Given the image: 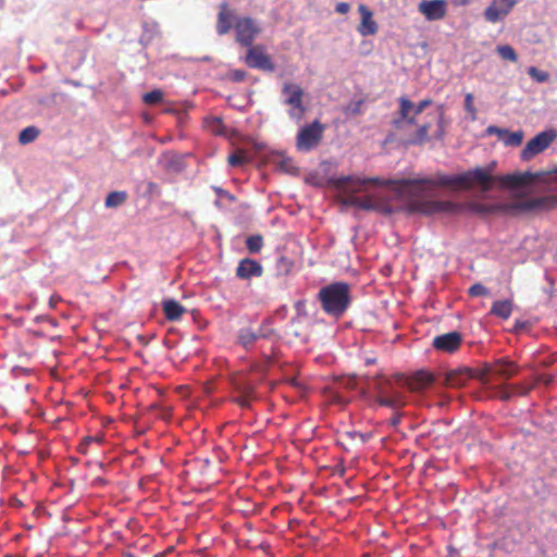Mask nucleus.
Masks as SVG:
<instances>
[{
	"instance_id": "1",
	"label": "nucleus",
	"mask_w": 557,
	"mask_h": 557,
	"mask_svg": "<svg viewBox=\"0 0 557 557\" xmlns=\"http://www.w3.org/2000/svg\"><path fill=\"white\" fill-rule=\"evenodd\" d=\"M414 178L401 180H382L380 177H360L356 175H347L339 177H330L327 185L338 193L345 195L343 202L348 206H354L363 210L375 209V202L371 197H356L355 194L363 191L368 184L377 186H393L399 191H408L412 194H420L419 185L413 182Z\"/></svg>"
},
{
	"instance_id": "2",
	"label": "nucleus",
	"mask_w": 557,
	"mask_h": 557,
	"mask_svg": "<svg viewBox=\"0 0 557 557\" xmlns=\"http://www.w3.org/2000/svg\"><path fill=\"white\" fill-rule=\"evenodd\" d=\"M494 164L487 168H475L457 175L437 174L436 177H417L420 193L429 191L437 186L470 189L479 186L483 193L492 189L494 183H499V176L492 174Z\"/></svg>"
},
{
	"instance_id": "3",
	"label": "nucleus",
	"mask_w": 557,
	"mask_h": 557,
	"mask_svg": "<svg viewBox=\"0 0 557 557\" xmlns=\"http://www.w3.org/2000/svg\"><path fill=\"white\" fill-rule=\"evenodd\" d=\"M317 297L323 311L338 319L344 315L351 302L350 286L346 282H334L322 287Z\"/></svg>"
},
{
	"instance_id": "4",
	"label": "nucleus",
	"mask_w": 557,
	"mask_h": 557,
	"mask_svg": "<svg viewBox=\"0 0 557 557\" xmlns=\"http://www.w3.org/2000/svg\"><path fill=\"white\" fill-rule=\"evenodd\" d=\"M399 116L393 121V125L398 131H406L409 126L416 125L414 116L422 113L425 108L432 104L431 99H424L418 104H413L406 97L399 98Z\"/></svg>"
},
{
	"instance_id": "5",
	"label": "nucleus",
	"mask_w": 557,
	"mask_h": 557,
	"mask_svg": "<svg viewBox=\"0 0 557 557\" xmlns=\"http://www.w3.org/2000/svg\"><path fill=\"white\" fill-rule=\"evenodd\" d=\"M374 389L376 392L375 400L380 406L398 409L406 405L405 396L394 388L393 382L389 379L376 377Z\"/></svg>"
},
{
	"instance_id": "6",
	"label": "nucleus",
	"mask_w": 557,
	"mask_h": 557,
	"mask_svg": "<svg viewBox=\"0 0 557 557\" xmlns=\"http://www.w3.org/2000/svg\"><path fill=\"white\" fill-rule=\"evenodd\" d=\"M325 131L319 120H314L312 123L302 126L296 136V149L300 152H309L317 148L322 139Z\"/></svg>"
},
{
	"instance_id": "7",
	"label": "nucleus",
	"mask_w": 557,
	"mask_h": 557,
	"mask_svg": "<svg viewBox=\"0 0 557 557\" xmlns=\"http://www.w3.org/2000/svg\"><path fill=\"white\" fill-rule=\"evenodd\" d=\"M282 94L284 103L289 107L288 116L299 123L307 110L304 104V89L298 84L285 83L282 87Z\"/></svg>"
},
{
	"instance_id": "8",
	"label": "nucleus",
	"mask_w": 557,
	"mask_h": 557,
	"mask_svg": "<svg viewBox=\"0 0 557 557\" xmlns=\"http://www.w3.org/2000/svg\"><path fill=\"white\" fill-rule=\"evenodd\" d=\"M234 30L236 42L244 47H250L261 34L262 28L256 20L249 16H242L236 18Z\"/></svg>"
},
{
	"instance_id": "9",
	"label": "nucleus",
	"mask_w": 557,
	"mask_h": 557,
	"mask_svg": "<svg viewBox=\"0 0 557 557\" xmlns=\"http://www.w3.org/2000/svg\"><path fill=\"white\" fill-rule=\"evenodd\" d=\"M518 372V367L515 362L508 359H498L493 363H486L483 369L476 374L478 379L487 384L488 376H495L503 380H509Z\"/></svg>"
},
{
	"instance_id": "10",
	"label": "nucleus",
	"mask_w": 557,
	"mask_h": 557,
	"mask_svg": "<svg viewBox=\"0 0 557 557\" xmlns=\"http://www.w3.org/2000/svg\"><path fill=\"white\" fill-rule=\"evenodd\" d=\"M247 48L244 61L248 67L258 69L264 72H273L275 70V64L267 53L263 45H251Z\"/></svg>"
},
{
	"instance_id": "11",
	"label": "nucleus",
	"mask_w": 557,
	"mask_h": 557,
	"mask_svg": "<svg viewBox=\"0 0 557 557\" xmlns=\"http://www.w3.org/2000/svg\"><path fill=\"white\" fill-rule=\"evenodd\" d=\"M556 137L557 134L555 131H545L539 133L535 137L529 140L525 147L522 149V160L529 161L536 154L547 149Z\"/></svg>"
},
{
	"instance_id": "12",
	"label": "nucleus",
	"mask_w": 557,
	"mask_h": 557,
	"mask_svg": "<svg viewBox=\"0 0 557 557\" xmlns=\"http://www.w3.org/2000/svg\"><path fill=\"white\" fill-rule=\"evenodd\" d=\"M410 207L412 211L423 214H433L437 212L455 213L461 208L460 205L449 200L413 201Z\"/></svg>"
},
{
	"instance_id": "13",
	"label": "nucleus",
	"mask_w": 557,
	"mask_h": 557,
	"mask_svg": "<svg viewBox=\"0 0 557 557\" xmlns=\"http://www.w3.org/2000/svg\"><path fill=\"white\" fill-rule=\"evenodd\" d=\"M448 3L446 0H421L418 11L429 22L441 21L447 14Z\"/></svg>"
},
{
	"instance_id": "14",
	"label": "nucleus",
	"mask_w": 557,
	"mask_h": 557,
	"mask_svg": "<svg viewBox=\"0 0 557 557\" xmlns=\"http://www.w3.org/2000/svg\"><path fill=\"white\" fill-rule=\"evenodd\" d=\"M521 0H493L485 9L484 17L490 23H497L507 16Z\"/></svg>"
},
{
	"instance_id": "15",
	"label": "nucleus",
	"mask_w": 557,
	"mask_h": 557,
	"mask_svg": "<svg viewBox=\"0 0 557 557\" xmlns=\"http://www.w3.org/2000/svg\"><path fill=\"white\" fill-rule=\"evenodd\" d=\"M462 343V335L453 331L449 333H445L433 338L432 346L442 352L454 354L459 349Z\"/></svg>"
},
{
	"instance_id": "16",
	"label": "nucleus",
	"mask_w": 557,
	"mask_h": 557,
	"mask_svg": "<svg viewBox=\"0 0 557 557\" xmlns=\"http://www.w3.org/2000/svg\"><path fill=\"white\" fill-rule=\"evenodd\" d=\"M233 388L237 396L233 397L232 400L242 408H249L251 401L256 399L255 386L248 382L235 379L233 381Z\"/></svg>"
},
{
	"instance_id": "17",
	"label": "nucleus",
	"mask_w": 557,
	"mask_h": 557,
	"mask_svg": "<svg viewBox=\"0 0 557 557\" xmlns=\"http://www.w3.org/2000/svg\"><path fill=\"white\" fill-rule=\"evenodd\" d=\"M475 373L470 368H458L445 374L443 384L447 387H462L467 382L474 377Z\"/></svg>"
},
{
	"instance_id": "18",
	"label": "nucleus",
	"mask_w": 557,
	"mask_h": 557,
	"mask_svg": "<svg viewBox=\"0 0 557 557\" xmlns=\"http://www.w3.org/2000/svg\"><path fill=\"white\" fill-rule=\"evenodd\" d=\"M262 274L263 268L261 263L250 258L242 259L236 268V276L240 280L260 277Z\"/></svg>"
},
{
	"instance_id": "19",
	"label": "nucleus",
	"mask_w": 557,
	"mask_h": 557,
	"mask_svg": "<svg viewBox=\"0 0 557 557\" xmlns=\"http://www.w3.org/2000/svg\"><path fill=\"white\" fill-rule=\"evenodd\" d=\"M434 382V375L428 371L420 370L413 375L405 379V386L411 392H422Z\"/></svg>"
},
{
	"instance_id": "20",
	"label": "nucleus",
	"mask_w": 557,
	"mask_h": 557,
	"mask_svg": "<svg viewBox=\"0 0 557 557\" xmlns=\"http://www.w3.org/2000/svg\"><path fill=\"white\" fill-rule=\"evenodd\" d=\"M358 11L361 15V22L357 28L358 33L363 37L375 35L379 27L373 20L372 11L364 4H359Z\"/></svg>"
},
{
	"instance_id": "21",
	"label": "nucleus",
	"mask_w": 557,
	"mask_h": 557,
	"mask_svg": "<svg viewBox=\"0 0 557 557\" xmlns=\"http://www.w3.org/2000/svg\"><path fill=\"white\" fill-rule=\"evenodd\" d=\"M233 11L230 9L226 1L219 5V13L216 16V33L220 36L227 34L233 27Z\"/></svg>"
},
{
	"instance_id": "22",
	"label": "nucleus",
	"mask_w": 557,
	"mask_h": 557,
	"mask_svg": "<svg viewBox=\"0 0 557 557\" xmlns=\"http://www.w3.org/2000/svg\"><path fill=\"white\" fill-rule=\"evenodd\" d=\"M537 174L530 172L499 176V184L505 187L518 188L534 182Z\"/></svg>"
},
{
	"instance_id": "23",
	"label": "nucleus",
	"mask_w": 557,
	"mask_h": 557,
	"mask_svg": "<svg viewBox=\"0 0 557 557\" xmlns=\"http://www.w3.org/2000/svg\"><path fill=\"white\" fill-rule=\"evenodd\" d=\"M488 134H496L506 146L518 147L522 144L523 132H509L508 129L498 128L497 126H488Z\"/></svg>"
},
{
	"instance_id": "24",
	"label": "nucleus",
	"mask_w": 557,
	"mask_h": 557,
	"mask_svg": "<svg viewBox=\"0 0 557 557\" xmlns=\"http://www.w3.org/2000/svg\"><path fill=\"white\" fill-rule=\"evenodd\" d=\"M162 310L169 321H178L186 312V309L175 299H164Z\"/></svg>"
},
{
	"instance_id": "25",
	"label": "nucleus",
	"mask_w": 557,
	"mask_h": 557,
	"mask_svg": "<svg viewBox=\"0 0 557 557\" xmlns=\"http://www.w3.org/2000/svg\"><path fill=\"white\" fill-rule=\"evenodd\" d=\"M430 127H431L430 123L420 125L413 134L409 135L405 139V143L407 145H411V146H419V145L425 144L430 138L429 137Z\"/></svg>"
},
{
	"instance_id": "26",
	"label": "nucleus",
	"mask_w": 557,
	"mask_h": 557,
	"mask_svg": "<svg viewBox=\"0 0 557 557\" xmlns=\"http://www.w3.org/2000/svg\"><path fill=\"white\" fill-rule=\"evenodd\" d=\"M491 314L498 317L503 320H507L512 312V301L511 300H496L493 302L491 308Z\"/></svg>"
},
{
	"instance_id": "27",
	"label": "nucleus",
	"mask_w": 557,
	"mask_h": 557,
	"mask_svg": "<svg viewBox=\"0 0 557 557\" xmlns=\"http://www.w3.org/2000/svg\"><path fill=\"white\" fill-rule=\"evenodd\" d=\"M267 334L263 332H253L250 329H242L238 333V342L245 348L251 347L256 341L260 337H265Z\"/></svg>"
},
{
	"instance_id": "28",
	"label": "nucleus",
	"mask_w": 557,
	"mask_h": 557,
	"mask_svg": "<svg viewBox=\"0 0 557 557\" xmlns=\"http://www.w3.org/2000/svg\"><path fill=\"white\" fill-rule=\"evenodd\" d=\"M206 128L214 135H223L225 133V125L222 119L212 116L205 120Z\"/></svg>"
},
{
	"instance_id": "29",
	"label": "nucleus",
	"mask_w": 557,
	"mask_h": 557,
	"mask_svg": "<svg viewBox=\"0 0 557 557\" xmlns=\"http://www.w3.org/2000/svg\"><path fill=\"white\" fill-rule=\"evenodd\" d=\"M40 131L36 126H27L21 131L18 135V141L22 145H27L33 143L39 136Z\"/></svg>"
},
{
	"instance_id": "30",
	"label": "nucleus",
	"mask_w": 557,
	"mask_h": 557,
	"mask_svg": "<svg viewBox=\"0 0 557 557\" xmlns=\"http://www.w3.org/2000/svg\"><path fill=\"white\" fill-rule=\"evenodd\" d=\"M127 195L125 191H111L106 198V207L116 208L125 202Z\"/></svg>"
},
{
	"instance_id": "31",
	"label": "nucleus",
	"mask_w": 557,
	"mask_h": 557,
	"mask_svg": "<svg viewBox=\"0 0 557 557\" xmlns=\"http://www.w3.org/2000/svg\"><path fill=\"white\" fill-rule=\"evenodd\" d=\"M263 247V237L261 235H251L246 239V248L250 253H258Z\"/></svg>"
},
{
	"instance_id": "32",
	"label": "nucleus",
	"mask_w": 557,
	"mask_h": 557,
	"mask_svg": "<svg viewBox=\"0 0 557 557\" xmlns=\"http://www.w3.org/2000/svg\"><path fill=\"white\" fill-rule=\"evenodd\" d=\"M293 267L294 262L286 256H280L276 260L275 269L281 275H287Z\"/></svg>"
},
{
	"instance_id": "33",
	"label": "nucleus",
	"mask_w": 557,
	"mask_h": 557,
	"mask_svg": "<svg viewBox=\"0 0 557 557\" xmlns=\"http://www.w3.org/2000/svg\"><path fill=\"white\" fill-rule=\"evenodd\" d=\"M496 50L502 59L510 61V62H517L518 55L511 46H509V45L498 46L496 48Z\"/></svg>"
},
{
	"instance_id": "34",
	"label": "nucleus",
	"mask_w": 557,
	"mask_h": 557,
	"mask_svg": "<svg viewBox=\"0 0 557 557\" xmlns=\"http://www.w3.org/2000/svg\"><path fill=\"white\" fill-rule=\"evenodd\" d=\"M469 208L480 214H490L496 212L499 207L497 205H486L473 202L469 205Z\"/></svg>"
},
{
	"instance_id": "35",
	"label": "nucleus",
	"mask_w": 557,
	"mask_h": 557,
	"mask_svg": "<svg viewBox=\"0 0 557 557\" xmlns=\"http://www.w3.org/2000/svg\"><path fill=\"white\" fill-rule=\"evenodd\" d=\"M163 99V91L161 89H153L149 92H146L143 97V100L148 106H153L160 103Z\"/></svg>"
},
{
	"instance_id": "36",
	"label": "nucleus",
	"mask_w": 557,
	"mask_h": 557,
	"mask_svg": "<svg viewBox=\"0 0 557 557\" xmlns=\"http://www.w3.org/2000/svg\"><path fill=\"white\" fill-rule=\"evenodd\" d=\"M528 74L539 83H545L549 79V74L547 72L539 70L535 66H530L528 69Z\"/></svg>"
},
{
	"instance_id": "37",
	"label": "nucleus",
	"mask_w": 557,
	"mask_h": 557,
	"mask_svg": "<svg viewBox=\"0 0 557 557\" xmlns=\"http://www.w3.org/2000/svg\"><path fill=\"white\" fill-rule=\"evenodd\" d=\"M362 104H363V100L352 101L344 108V113L346 115H354V116L360 115V114H362Z\"/></svg>"
},
{
	"instance_id": "38",
	"label": "nucleus",
	"mask_w": 557,
	"mask_h": 557,
	"mask_svg": "<svg viewBox=\"0 0 557 557\" xmlns=\"http://www.w3.org/2000/svg\"><path fill=\"white\" fill-rule=\"evenodd\" d=\"M509 388L513 396H527L533 389V385L511 384Z\"/></svg>"
},
{
	"instance_id": "39",
	"label": "nucleus",
	"mask_w": 557,
	"mask_h": 557,
	"mask_svg": "<svg viewBox=\"0 0 557 557\" xmlns=\"http://www.w3.org/2000/svg\"><path fill=\"white\" fill-rule=\"evenodd\" d=\"M228 163L232 166H240L246 163L247 158L242 150H237L228 157Z\"/></svg>"
},
{
	"instance_id": "40",
	"label": "nucleus",
	"mask_w": 557,
	"mask_h": 557,
	"mask_svg": "<svg viewBox=\"0 0 557 557\" xmlns=\"http://www.w3.org/2000/svg\"><path fill=\"white\" fill-rule=\"evenodd\" d=\"M474 98L472 94H467L465 97V109L471 115L472 120L476 119V109L473 102Z\"/></svg>"
},
{
	"instance_id": "41",
	"label": "nucleus",
	"mask_w": 557,
	"mask_h": 557,
	"mask_svg": "<svg viewBox=\"0 0 557 557\" xmlns=\"http://www.w3.org/2000/svg\"><path fill=\"white\" fill-rule=\"evenodd\" d=\"M469 295L472 297H482L488 295V289L481 283H475L469 288Z\"/></svg>"
},
{
	"instance_id": "42",
	"label": "nucleus",
	"mask_w": 557,
	"mask_h": 557,
	"mask_svg": "<svg viewBox=\"0 0 557 557\" xmlns=\"http://www.w3.org/2000/svg\"><path fill=\"white\" fill-rule=\"evenodd\" d=\"M497 396L502 400H509L513 395L509 388V385H500L497 387Z\"/></svg>"
},
{
	"instance_id": "43",
	"label": "nucleus",
	"mask_w": 557,
	"mask_h": 557,
	"mask_svg": "<svg viewBox=\"0 0 557 557\" xmlns=\"http://www.w3.org/2000/svg\"><path fill=\"white\" fill-rule=\"evenodd\" d=\"M92 442H96V443H101L102 442V437H97V436H86L79 444V450L82 453H86V449H87V446L88 445H92Z\"/></svg>"
},
{
	"instance_id": "44",
	"label": "nucleus",
	"mask_w": 557,
	"mask_h": 557,
	"mask_svg": "<svg viewBox=\"0 0 557 557\" xmlns=\"http://www.w3.org/2000/svg\"><path fill=\"white\" fill-rule=\"evenodd\" d=\"M92 442H96V443H101L102 442V437H97V436H86L79 444V450L82 453H86V449H87V446L88 445H92Z\"/></svg>"
},
{
	"instance_id": "45",
	"label": "nucleus",
	"mask_w": 557,
	"mask_h": 557,
	"mask_svg": "<svg viewBox=\"0 0 557 557\" xmlns=\"http://www.w3.org/2000/svg\"><path fill=\"white\" fill-rule=\"evenodd\" d=\"M247 76V73L243 70H234L231 72V78L234 82H243Z\"/></svg>"
},
{
	"instance_id": "46",
	"label": "nucleus",
	"mask_w": 557,
	"mask_h": 557,
	"mask_svg": "<svg viewBox=\"0 0 557 557\" xmlns=\"http://www.w3.org/2000/svg\"><path fill=\"white\" fill-rule=\"evenodd\" d=\"M350 10V5L347 2H338L335 7V11L339 14H346Z\"/></svg>"
},
{
	"instance_id": "47",
	"label": "nucleus",
	"mask_w": 557,
	"mask_h": 557,
	"mask_svg": "<svg viewBox=\"0 0 557 557\" xmlns=\"http://www.w3.org/2000/svg\"><path fill=\"white\" fill-rule=\"evenodd\" d=\"M544 199L543 198H536V199H532L530 201L527 202V208H536V207H540L542 203H543Z\"/></svg>"
},
{
	"instance_id": "48",
	"label": "nucleus",
	"mask_w": 557,
	"mask_h": 557,
	"mask_svg": "<svg viewBox=\"0 0 557 557\" xmlns=\"http://www.w3.org/2000/svg\"><path fill=\"white\" fill-rule=\"evenodd\" d=\"M456 5H467L469 0H453Z\"/></svg>"
},
{
	"instance_id": "49",
	"label": "nucleus",
	"mask_w": 557,
	"mask_h": 557,
	"mask_svg": "<svg viewBox=\"0 0 557 557\" xmlns=\"http://www.w3.org/2000/svg\"><path fill=\"white\" fill-rule=\"evenodd\" d=\"M399 421H400V417H399V416H396V417H394V418L392 419V424H393V425H397V424L399 423Z\"/></svg>"
},
{
	"instance_id": "50",
	"label": "nucleus",
	"mask_w": 557,
	"mask_h": 557,
	"mask_svg": "<svg viewBox=\"0 0 557 557\" xmlns=\"http://www.w3.org/2000/svg\"><path fill=\"white\" fill-rule=\"evenodd\" d=\"M154 186H156V184H153V183H150V184H149V187H150V188H151V187H154Z\"/></svg>"
},
{
	"instance_id": "51",
	"label": "nucleus",
	"mask_w": 557,
	"mask_h": 557,
	"mask_svg": "<svg viewBox=\"0 0 557 557\" xmlns=\"http://www.w3.org/2000/svg\"><path fill=\"white\" fill-rule=\"evenodd\" d=\"M154 557H159L158 555H156Z\"/></svg>"
}]
</instances>
